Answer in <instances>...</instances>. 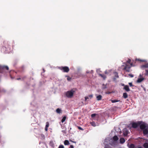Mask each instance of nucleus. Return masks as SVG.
I'll return each instance as SVG.
<instances>
[{
  "label": "nucleus",
  "instance_id": "nucleus-1",
  "mask_svg": "<svg viewBox=\"0 0 148 148\" xmlns=\"http://www.w3.org/2000/svg\"><path fill=\"white\" fill-rule=\"evenodd\" d=\"M132 127L134 128H140L143 130V134L144 135L148 134V124L142 121H138L137 122L133 123Z\"/></svg>",
  "mask_w": 148,
  "mask_h": 148
},
{
  "label": "nucleus",
  "instance_id": "nucleus-2",
  "mask_svg": "<svg viewBox=\"0 0 148 148\" xmlns=\"http://www.w3.org/2000/svg\"><path fill=\"white\" fill-rule=\"evenodd\" d=\"M13 43L12 42H11L7 41H5L4 42V47L7 49V50L8 49L10 50L12 47H13Z\"/></svg>",
  "mask_w": 148,
  "mask_h": 148
},
{
  "label": "nucleus",
  "instance_id": "nucleus-3",
  "mask_svg": "<svg viewBox=\"0 0 148 148\" xmlns=\"http://www.w3.org/2000/svg\"><path fill=\"white\" fill-rule=\"evenodd\" d=\"M9 70V68L7 66H3L0 67V73H5V70Z\"/></svg>",
  "mask_w": 148,
  "mask_h": 148
},
{
  "label": "nucleus",
  "instance_id": "nucleus-4",
  "mask_svg": "<svg viewBox=\"0 0 148 148\" xmlns=\"http://www.w3.org/2000/svg\"><path fill=\"white\" fill-rule=\"evenodd\" d=\"M60 69L64 72L68 73L69 71V68L66 66L60 67Z\"/></svg>",
  "mask_w": 148,
  "mask_h": 148
},
{
  "label": "nucleus",
  "instance_id": "nucleus-5",
  "mask_svg": "<svg viewBox=\"0 0 148 148\" xmlns=\"http://www.w3.org/2000/svg\"><path fill=\"white\" fill-rule=\"evenodd\" d=\"M74 92L73 90L67 91L66 95V96L68 98H71L73 96Z\"/></svg>",
  "mask_w": 148,
  "mask_h": 148
},
{
  "label": "nucleus",
  "instance_id": "nucleus-6",
  "mask_svg": "<svg viewBox=\"0 0 148 148\" xmlns=\"http://www.w3.org/2000/svg\"><path fill=\"white\" fill-rule=\"evenodd\" d=\"M114 76L112 78L113 80L114 81L116 82V79L119 78L118 73L116 72H114Z\"/></svg>",
  "mask_w": 148,
  "mask_h": 148
},
{
  "label": "nucleus",
  "instance_id": "nucleus-7",
  "mask_svg": "<svg viewBox=\"0 0 148 148\" xmlns=\"http://www.w3.org/2000/svg\"><path fill=\"white\" fill-rule=\"evenodd\" d=\"M130 68L131 66L129 65L126 64L124 68V69L126 71L129 72H130Z\"/></svg>",
  "mask_w": 148,
  "mask_h": 148
},
{
  "label": "nucleus",
  "instance_id": "nucleus-8",
  "mask_svg": "<svg viewBox=\"0 0 148 148\" xmlns=\"http://www.w3.org/2000/svg\"><path fill=\"white\" fill-rule=\"evenodd\" d=\"M123 132L124 135L125 136H126L128 134V131L126 128L124 129L123 130Z\"/></svg>",
  "mask_w": 148,
  "mask_h": 148
},
{
  "label": "nucleus",
  "instance_id": "nucleus-9",
  "mask_svg": "<svg viewBox=\"0 0 148 148\" xmlns=\"http://www.w3.org/2000/svg\"><path fill=\"white\" fill-rule=\"evenodd\" d=\"M123 89H124L127 92H129L130 90L129 86L127 85H124Z\"/></svg>",
  "mask_w": 148,
  "mask_h": 148
},
{
  "label": "nucleus",
  "instance_id": "nucleus-10",
  "mask_svg": "<svg viewBox=\"0 0 148 148\" xmlns=\"http://www.w3.org/2000/svg\"><path fill=\"white\" fill-rule=\"evenodd\" d=\"M90 123L92 126L94 127L98 126L99 125V124L98 123H95V122L94 121L90 122Z\"/></svg>",
  "mask_w": 148,
  "mask_h": 148
},
{
  "label": "nucleus",
  "instance_id": "nucleus-11",
  "mask_svg": "<svg viewBox=\"0 0 148 148\" xmlns=\"http://www.w3.org/2000/svg\"><path fill=\"white\" fill-rule=\"evenodd\" d=\"M145 79L144 78H138L136 82L138 83H140L142 82Z\"/></svg>",
  "mask_w": 148,
  "mask_h": 148
},
{
  "label": "nucleus",
  "instance_id": "nucleus-12",
  "mask_svg": "<svg viewBox=\"0 0 148 148\" xmlns=\"http://www.w3.org/2000/svg\"><path fill=\"white\" fill-rule=\"evenodd\" d=\"M141 68L142 69L143 68H148V63H147L142 65L141 66Z\"/></svg>",
  "mask_w": 148,
  "mask_h": 148
},
{
  "label": "nucleus",
  "instance_id": "nucleus-13",
  "mask_svg": "<svg viewBox=\"0 0 148 148\" xmlns=\"http://www.w3.org/2000/svg\"><path fill=\"white\" fill-rule=\"evenodd\" d=\"M99 76H101L102 78L103 79H105L106 78V76L104 74H99Z\"/></svg>",
  "mask_w": 148,
  "mask_h": 148
},
{
  "label": "nucleus",
  "instance_id": "nucleus-14",
  "mask_svg": "<svg viewBox=\"0 0 148 148\" xmlns=\"http://www.w3.org/2000/svg\"><path fill=\"white\" fill-rule=\"evenodd\" d=\"M49 126V124L48 122H47L46 123V125L45 126V130L46 131H47L48 130V128Z\"/></svg>",
  "mask_w": 148,
  "mask_h": 148
},
{
  "label": "nucleus",
  "instance_id": "nucleus-15",
  "mask_svg": "<svg viewBox=\"0 0 148 148\" xmlns=\"http://www.w3.org/2000/svg\"><path fill=\"white\" fill-rule=\"evenodd\" d=\"M102 96L101 95H99L96 97L98 101L101 100L102 99Z\"/></svg>",
  "mask_w": 148,
  "mask_h": 148
},
{
  "label": "nucleus",
  "instance_id": "nucleus-16",
  "mask_svg": "<svg viewBox=\"0 0 148 148\" xmlns=\"http://www.w3.org/2000/svg\"><path fill=\"white\" fill-rule=\"evenodd\" d=\"M120 143L121 144H123L125 142V140L123 138H121L120 139Z\"/></svg>",
  "mask_w": 148,
  "mask_h": 148
},
{
  "label": "nucleus",
  "instance_id": "nucleus-17",
  "mask_svg": "<svg viewBox=\"0 0 148 148\" xmlns=\"http://www.w3.org/2000/svg\"><path fill=\"white\" fill-rule=\"evenodd\" d=\"M113 140L114 141H117L118 139L119 138L117 136H115L113 138Z\"/></svg>",
  "mask_w": 148,
  "mask_h": 148
},
{
  "label": "nucleus",
  "instance_id": "nucleus-18",
  "mask_svg": "<svg viewBox=\"0 0 148 148\" xmlns=\"http://www.w3.org/2000/svg\"><path fill=\"white\" fill-rule=\"evenodd\" d=\"M123 96L124 98L126 99L128 97L127 94L126 92L124 93L123 94Z\"/></svg>",
  "mask_w": 148,
  "mask_h": 148
},
{
  "label": "nucleus",
  "instance_id": "nucleus-19",
  "mask_svg": "<svg viewBox=\"0 0 148 148\" xmlns=\"http://www.w3.org/2000/svg\"><path fill=\"white\" fill-rule=\"evenodd\" d=\"M64 143L65 145H68L70 144L69 141L67 140L64 141Z\"/></svg>",
  "mask_w": 148,
  "mask_h": 148
},
{
  "label": "nucleus",
  "instance_id": "nucleus-20",
  "mask_svg": "<svg viewBox=\"0 0 148 148\" xmlns=\"http://www.w3.org/2000/svg\"><path fill=\"white\" fill-rule=\"evenodd\" d=\"M143 146L145 148H148V143H145L143 145Z\"/></svg>",
  "mask_w": 148,
  "mask_h": 148
},
{
  "label": "nucleus",
  "instance_id": "nucleus-21",
  "mask_svg": "<svg viewBox=\"0 0 148 148\" xmlns=\"http://www.w3.org/2000/svg\"><path fill=\"white\" fill-rule=\"evenodd\" d=\"M56 112L57 113L60 114L62 112L61 110L59 108H57L56 110Z\"/></svg>",
  "mask_w": 148,
  "mask_h": 148
},
{
  "label": "nucleus",
  "instance_id": "nucleus-22",
  "mask_svg": "<svg viewBox=\"0 0 148 148\" xmlns=\"http://www.w3.org/2000/svg\"><path fill=\"white\" fill-rule=\"evenodd\" d=\"M119 100H118L117 99L111 100V101L112 103L119 102Z\"/></svg>",
  "mask_w": 148,
  "mask_h": 148
},
{
  "label": "nucleus",
  "instance_id": "nucleus-23",
  "mask_svg": "<svg viewBox=\"0 0 148 148\" xmlns=\"http://www.w3.org/2000/svg\"><path fill=\"white\" fill-rule=\"evenodd\" d=\"M63 123H64V124H66V121H61L60 122V123L62 126V125H63Z\"/></svg>",
  "mask_w": 148,
  "mask_h": 148
},
{
  "label": "nucleus",
  "instance_id": "nucleus-24",
  "mask_svg": "<svg viewBox=\"0 0 148 148\" xmlns=\"http://www.w3.org/2000/svg\"><path fill=\"white\" fill-rule=\"evenodd\" d=\"M66 77H67V79L68 81H70L71 80V78L69 76H66Z\"/></svg>",
  "mask_w": 148,
  "mask_h": 148
},
{
  "label": "nucleus",
  "instance_id": "nucleus-25",
  "mask_svg": "<svg viewBox=\"0 0 148 148\" xmlns=\"http://www.w3.org/2000/svg\"><path fill=\"white\" fill-rule=\"evenodd\" d=\"M97 115V114H93L91 115V116L92 118H93L95 117Z\"/></svg>",
  "mask_w": 148,
  "mask_h": 148
},
{
  "label": "nucleus",
  "instance_id": "nucleus-26",
  "mask_svg": "<svg viewBox=\"0 0 148 148\" xmlns=\"http://www.w3.org/2000/svg\"><path fill=\"white\" fill-rule=\"evenodd\" d=\"M58 148H64V147L63 145H60Z\"/></svg>",
  "mask_w": 148,
  "mask_h": 148
},
{
  "label": "nucleus",
  "instance_id": "nucleus-27",
  "mask_svg": "<svg viewBox=\"0 0 148 148\" xmlns=\"http://www.w3.org/2000/svg\"><path fill=\"white\" fill-rule=\"evenodd\" d=\"M131 62V60L130 59H128L127 61V63H130Z\"/></svg>",
  "mask_w": 148,
  "mask_h": 148
},
{
  "label": "nucleus",
  "instance_id": "nucleus-28",
  "mask_svg": "<svg viewBox=\"0 0 148 148\" xmlns=\"http://www.w3.org/2000/svg\"><path fill=\"white\" fill-rule=\"evenodd\" d=\"M129 84L130 86H133V85L132 83H131V82L129 83Z\"/></svg>",
  "mask_w": 148,
  "mask_h": 148
},
{
  "label": "nucleus",
  "instance_id": "nucleus-29",
  "mask_svg": "<svg viewBox=\"0 0 148 148\" xmlns=\"http://www.w3.org/2000/svg\"><path fill=\"white\" fill-rule=\"evenodd\" d=\"M145 71H146V73L145 74V75H148V70L146 69Z\"/></svg>",
  "mask_w": 148,
  "mask_h": 148
},
{
  "label": "nucleus",
  "instance_id": "nucleus-30",
  "mask_svg": "<svg viewBox=\"0 0 148 148\" xmlns=\"http://www.w3.org/2000/svg\"><path fill=\"white\" fill-rule=\"evenodd\" d=\"M78 127V128L79 129V130H83V129L81 127H79V126H78L77 127Z\"/></svg>",
  "mask_w": 148,
  "mask_h": 148
},
{
  "label": "nucleus",
  "instance_id": "nucleus-31",
  "mask_svg": "<svg viewBox=\"0 0 148 148\" xmlns=\"http://www.w3.org/2000/svg\"><path fill=\"white\" fill-rule=\"evenodd\" d=\"M41 136L42 139H43L45 138V136L43 134H41Z\"/></svg>",
  "mask_w": 148,
  "mask_h": 148
},
{
  "label": "nucleus",
  "instance_id": "nucleus-32",
  "mask_svg": "<svg viewBox=\"0 0 148 148\" xmlns=\"http://www.w3.org/2000/svg\"><path fill=\"white\" fill-rule=\"evenodd\" d=\"M66 119V117L64 116L61 120H65Z\"/></svg>",
  "mask_w": 148,
  "mask_h": 148
},
{
  "label": "nucleus",
  "instance_id": "nucleus-33",
  "mask_svg": "<svg viewBox=\"0 0 148 148\" xmlns=\"http://www.w3.org/2000/svg\"><path fill=\"white\" fill-rule=\"evenodd\" d=\"M129 76L131 77H134V75L132 74H129Z\"/></svg>",
  "mask_w": 148,
  "mask_h": 148
},
{
  "label": "nucleus",
  "instance_id": "nucleus-34",
  "mask_svg": "<svg viewBox=\"0 0 148 148\" xmlns=\"http://www.w3.org/2000/svg\"><path fill=\"white\" fill-rule=\"evenodd\" d=\"M89 99V98L88 97H85V101H86L87 100Z\"/></svg>",
  "mask_w": 148,
  "mask_h": 148
},
{
  "label": "nucleus",
  "instance_id": "nucleus-35",
  "mask_svg": "<svg viewBox=\"0 0 148 148\" xmlns=\"http://www.w3.org/2000/svg\"><path fill=\"white\" fill-rule=\"evenodd\" d=\"M70 148H74L73 145H70Z\"/></svg>",
  "mask_w": 148,
  "mask_h": 148
},
{
  "label": "nucleus",
  "instance_id": "nucleus-36",
  "mask_svg": "<svg viewBox=\"0 0 148 148\" xmlns=\"http://www.w3.org/2000/svg\"><path fill=\"white\" fill-rule=\"evenodd\" d=\"M107 88L106 86V85H104V86L103 87V89H106Z\"/></svg>",
  "mask_w": 148,
  "mask_h": 148
},
{
  "label": "nucleus",
  "instance_id": "nucleus-37",
  "mask_svg": "<svg viewBox=\"0 0 148 148\" xmlns=\"http://www.w3.org/2000/svg\"><path fill=\"white\" fill-rule=\"evenodd\" d=\"M92 96H93L92 95H90L88 96V97H90V98H92Z\"/></svg>",
  "mask_w": 148,
  "mask_h": 148
},
{
  "label": "nucleus",
  "instance_id": "nucleus-38",
  "mask_svg": "<svg viewBox=\"0 0 148 148\" xmlns=\"http://www.w3.org/2000/svg\"><path fill=\"white\" fill-rule=\"evenodd\" d=\"M110 93H111V92H106V94H110Z\"/></svg>",
  "mask_w": 148,
  "mask_h": 148
},
{
  "label": "nucleus",
  "instance_id": "nucleus-39",
  "mask_svg": "<svg viewBox=\"0 0 148 148\" xmlns=\"http://www.w3.org/2000/svg\"><path fill=\"white\" fill-rule=\"evenodd\" d=\"M52 143L51 142H50V145H51L52 147H53V145H52Z\"/></svg>",
  "mask_w": 148,
  "mask_h": 148
},
{
  "label": "nucleus",
  "instance_id": "nucleus-40",
  "mask_svg": "<svg viewBox=\"0 0 148 148\" xmlns=\"http://www.w3.org/2000/svg\"><path fill=\"white\" fill-rule=\"evenodd\" d=\"M140 61L141 62H145V60H140Z\"/></svg>",
  "mask_w": 148,
  "mask_h": 148
},
{
  "label": "nucleus",
  "instance_id": "nucleus-41",
  "mask_svg": "<svg viewBox=\"0 0 148 148\" xmlns=\"http://www.w3.org/2000/svg\"><path fill=\"white\" fill-rule=\"evenodd\" d=\"M18 80H19V79H21V78H18L17 79Z\"/></svg>",
  "mask_w": 148,
  "mask_h": 148
},
{
  "label": "nucleus",
  "instance_id": "nucleus-42",
  "mask_svg": "<svg viewBox=\"0 0 148 148\" xmlns=\"http://www.w3.org/2000/svg\"><path fill=\"white\" fill-rule=\"evenodd\" d=\"M131 64V65H132V63H131V64Z\"/></svg>",
  "mask_w": 148,
  "mask_h": 148
},
{
  "label": "nucleus",
  "instance_id": "nucleus-43",
  "mask_svg": "<svg viewBox=\"0 0 148 148\" xmlns=\"http://www.w3.org/2000/svg\"><path fill=\"white\" fill-rule=\"evenodd\" d=\"M140 77H141L142 76H141V75H140Z\"/></svg>",
  "mask_w": 148,
  "mask_h": 148
},
{
  "label": "nucleus",
  "instance_id": "nucleus-44",
  "mask_svg": "<svg viewBox=\"0 0 148 148\" xmlns=\"http://www.w3.org/2000/svg\"><path fill=\"white\" fill-rule=\"evenodd\" d=\"M138 148H141V147H138Z\"/></svg>",
  "mask_w": 148,
  "mask_h": 148
}]
</instances>
